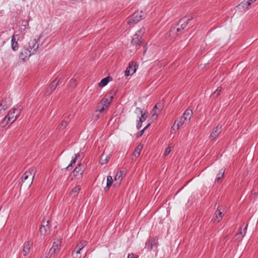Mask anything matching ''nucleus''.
<instances>
[{"label": "nucleus", "instance_id": "nucleus-9", "mask_svg": "<svg viewBox=\"0 0 258 258\" xmlns=\"http://www.w3.org/2000/svg\"><path fill=\"white\" fill-rule=\"evenodd\" d=\"M221 131V126L217 125L216 127L214 128L212 132L211 133L210 136V139L213 140L214 139H215L219 135Z\"/></svg>", "mask_w": 258, "mask_h": 258}, {"label": "nucleus", "instance_id": "nucleus-16", "mask_svg": "<svg viewBox=\"0 0 258 258\" xmlns=\"http://www.w3.org/2000/svg\"><path fill=\"white\" fill-rule=\"evenodd\" d=\"M187 121L184 120V118L182 117H181L179 120H176L173 124V125L172 126V129L174 130V127L175 124L177 123V130H178L180 126H181L182 124L185 123Z\"/></svg>", "mask_w": 258, "mask_h": 258}, {"label": "nucleus", "instance_id": "nucleus-13", "mask_svg": "<svg viewBox=\"0 0 258 258\" xmlns=\"http://www.w3.org/2000/svg\"><path fill=\"white\" fill-rule=\"evenodd\" d=\"M192 114V111L191 109H187L185 110L182 116L184 120L189 121Z\"/></svg>", "mask_w": 258, "mask_h": 258}, {"label": "nucleus", "instance_id": "nucleus-17", "mask_svg": "<svg viewBox=\"0 0 258 258\" xmlns=\"http://www.w3.org/2000/svg\"><path fill=\"white\" fill-rule=\"evenodd\" d=\"M31 245L32 243L29 241L25 243L23 247V252L24 255H26L30 252V246Z\"/></svg>", "mask_w": 258, "mask_h": 258}, {"label": "nucleus", "instance_id": "nucleus-38", "mask_svg": "<svg viewBox=\"0 0 258 258\" xmlns=\"http://www.w3.org/2000/svg\"><path fill=\"white\" fill-rule=\"evenodd\" d=\"M172 149V147H168V148L166 149V150H165V152H164V155H164V156H166L168 155L169 154V153L171 152V149Z\"/></svg>", "mask_w": 258, "mask_h": 258}, {"label": "nucleus", "instance_id": "nucleus-26", "mask_svg": "<svg viewBox=\"0 0 258 258\" xmlns=\"http://www.w3.org/2000/svg\"><path fill=\"white\" fill-rule=\"evenodd\" d=\"M83 172V169L81 167V165L79 164L78 166L76 167L73 171L74 175L77 176V174H82Z\"/></svg>", "mask_w": 258, "mask_h": 258}, {"label": "nucleus", "instance_id": "nucleus-27", "mask_svg": "<svg viewBox=\"0 0 258 258\" xmlns=\"http://www.w3.org/2000/svg\"><path fill=\"white\" fill-rule=\"evenodd\" d=\"M10 101L9 99H6L2 101L0 104V107H6L7 109L8 107L10 105Z\"/></svg>", "mask_w": 258, "mask_h": 258}, {"label": "nucleus", "instance_id": "nucleus-14", "mask_svg": "<svg viewBox=\"0 0 258 258\" xmlns=\"http://www.w3.org/2000/svg\"><path fill=\"white\" fill-rule=\"evenodd\" d=\"M141 39V38L139 36L138 34H135L132 41V44L136 46L140 45L142 42Z\"/></svg>", "mask_w": 258, "mask_h": 258}, {"label": "nucleus", "instance_id": "nucleus-33", "mask_svg": "<svg viewBox=\"0 0 258 258\" xmlns=\"http://www.w3.org/2000/svg\"><path fill=\"white\" fill-rule=\"evenodd\" d=\"M224 172L225 171L223 170V171H220V173H219L218 175H217V178H216V181L217 182H219L220 179L223 177V175H224Z\"/></svg>", "mask_w": 258, "mask_h": 258}, {"label": "nucleus", "instance_id": "nucleus-1", "mask_svg": "<svg viewBox=\"0 0 258 258\" xmlns=\"http://www.w3.org/2000/svg\"><path fill=\"white\" fill-rule=\"evenodd\" d=\"M39 47V44L36 39L30 40L27 44L25 45L21 50L19 55V58L24 61L33 54L35 53Z\"/></svg>", "mask_w": 258, "mask_h": 258}, {"label": "nucleus", "instance_id": "nucleus-15", "mask_svg": "<svg viewBox=\"0 0 258 258\" xmlns=\"http://www.w3.org/2000/svg\"><path fill=\"white\" fill-rule=\"evenodd\" d=\"M146 245L148 248L154 249L157 247V241L156 239H153L151 241L148 240L146 243Z\"/></svg>", "mask_w": 258, "mask_h": 258}, {"label": "nucleus", "instance_id": "nucleus-43", "mask_svg": "<svg viewBox=\"0 0 258 258\" xmlns=\"http://www.w3.org/2000/svg\"><path fill=\"white\" fill-rule=\"evenodd\" d=\"M142 122L140 121L138 119L137 120V129H139L142 126Z\"/></svg>", "mask_w": 258, "mask_h": 258}, {"label": "nucleus", "instance_id": "nucleus-42", "mask_svg": "<svg viewBox=\"0 0 258 258\" xmlns=\"http://www.w3.org/2000/svg\"><path fill=\"white\" fill-rule=\"evenodd\" d=\"M181 29V27H178V28H175V27H174L173 28H172L171 29V31L172 32H178L180 31V30Z\"/></svg>", "mask_w": 258, "mask_h": 258}, {"label": "nucleus", "instance_id": "nucleus-19", "mask_svg": "<svg viewBox=\"0 0 258 258\" xmlns=\"http://www.w3.org/2000/svg\"><path fill=\"white\" fill-rule=\"evenodd\" d=\"M110 158V155H108L106 156H104V154H102L101 155L99 162L101 165L104 164L106 163L108 161L109 159Z\"/></svg>", "mask_w": 258, "mask_h": 258}, {"label": "nucleus", "instance_id": "nucleus-22", "mask_svg": "<svg viewBox=\"0 0 258 258\" xmlns=\"http://www.w3.org/2000/svg\"><path fill=\"white\" fill-rule=\"evenodd\" d=\"M82 250H80V249H75V250L72 252V256L73 258H81V251Z\"/></svg>", "mask_w": 258, "mask_h": 258}, {"label": "nucleus", "instance_id": "nucleus-50", "mask_svg": "<svg viewBox=\"0 0 258 258\" xmlns=\"http://www.w3.org/2000/svg\"><path fill=\"white\" fill-rule=\"evenodd\" d=\"M249 1L251 2V3H252L254 2L255 1H256V0H249Z\"/></svg>", "mask_w": 258, "mask_h": 258}, {"label": "nucleus", "instance_id": "nucleus-7", "mask_svg": "<svg viewBox=\"0 0 258 258\" xmlns=\"http://www.w3.org/2000/svg\"><path fill=\"white\" fill-rule=\"evenodd\" d=\"M61 244V241L57 240L53 243L52 247L50 248L49 253L51 254H55L59 251V247Z\"/></svg>", "mask_w": 258, "mask_h": 258}, {"label": "nucleus", "instance_id": "nucleus-35", "mask_svg": "<svg viewBox=\"0 0 258 258\" xmlns=\"http://www.w3.org/2000/svg\"><path fill=\"white\" fill-rule=\"evenodd\" d=\"M67 125V122L63 120L61 123L58 125V127L59 130H63Z\"/></svg>", "mask_w": 258, "mask_h": 258}, {"label": "nucleus", "instance_id": "nucleus-12", "mask_svg": "<svg viewBox=\"0 0 258 258\" xmlns=\"http://www.w3.org/2000/svg\"><path fill=\"white\" fill-rule=\"evenodd\" d=\"M113 96L112 95H106L105 97L103 99V103L102 105L104 106V108H107L112 100Z\"/></svg>", "mask_w": 258, "mask_h": 258}, {"label": "nucleus", "instance_id": "nucleus-4", "mask_svg": "<svg viewBox=\"0 0 258 258\" xmlns=\"http://www.w3.org/2000/svg\"><path fill=\"white\" fill-rule=\"evenodd\" d=\"M35 174V171L33 169H30L27 170L22 177V181H25L29 177L31 176V178L29 182V184L31 185L33 182Z\"/></svg>", "mask_w": 258, "mask_h": 258}, {"label": "nucleus", "instance_id": "nucleus-3", "mask_svg": "<svg viewBox=\"0 0 258 258\" xmlns=\"http://www.w3.org/2000/svg\"><path fill=\"white\" fill-rule=\"evenodd\" d=\"M145 18V13L143 11L136 12L127 18V23L129 25L135 24Z\"/></svg>", "mask_w": 258, "mask_h": 258}, {"label": "nucleus", "instance_id": "nucleus-36", "mask_svg": "<svg viewBox=\"0 0 258 258\" xmlns=\"http://www.w3.org/2000/svg\"><path fill=\"white\" fill-rule=\"evenodd\" d=\"M151 114L152 116L153 117V118L156 119L157 117V110H155V109H153L152 110L151 112Z\"/></svg>", "mask_w": 258, "mask_h": 258}, {"label": "nucleus", "instance_id": "nucleus-25", "mask_svg": "<svg viewBox=\"0 0 258 258\" xmlns=\"http://www.w3.org/2000/svg\"><path fill=\"white\" fill-rule=\"evenodd\" d=\"M109 79H110L109 77L103 78V79H102V80L99 83V86L101 87L106 86L109 82Z\"/></svg>", "mask_w": 258, "mask_h": 258}, {"label": "nucleus", "instance_id": "nucleus-46", "mask_svg": "<svg viewBox=\"0 0 258 258\" xmlns=\"http://www.w3.org/2000/svg\"><path fill=\"white\" fill-rule=\"evenodd\" d=\"M127 258H135V256L134 253H130L128 255Z\"/></svg>", "mask_w": 258, "mask_h": 258}, {"label": "nucleus", "instance_id": "nucleus-48", "mask_svg": "<svg viewBox=\"0 0 258 258\" xmlns=\"http://www.w3.org/2000/svg\"><path fill=\"white\" fill-rule=\"evenodd\" d=\"M76 81V79H71V80L70 81V82L72 84L75 83Z\"/></svg>", "mask_w": 258, "mask_h": 258}, {"label": "nucleus", "instance_id": "nucleus-28", "mask_svg": "<svg viewBox=\"0 0 258 258\" xmlns=\"http://www.w3.org/2000/svg\"><path fill=\"white\" fill-rule=\"evenodd\" d=\"M147 114H148V112L147 111H144V113L142 114L141 115H140L139 117H138L139 118V120L140 121H141L142 122H144V121H145L147 118Z\"/></svg>", "mask_w": 258, "mask_h": 258}, {"label": "nucleus", "instance_id": "nucleus-8", "mask_svg": "<svg viewBox=\"0 0 258 258\" xmlns=\"http://www.w3.org/2000/svg\"><path fill=\"white\" fill-rule=\"evenodd\" d=\"M194 19L193 17H191L190 18L186 19V17H183L179 21L178 25H180V27L182 30H183L188 25L189 22Z\"/></svg>", "mask_w": 258, "mask_h": 258}, {"label": "nucleus", "instance_id": "nucleus-44", "mask_svg": "<svg viewBox=\"0 0 258 258\" xmlns=\"http://www.w3.org/2000/svg\"><path fill=\"white\" fill-rule=\"evenodd\" d=\"M145 132V130L144 129L141 130L137 134V137H140L142 136V135L143 134L144 132Z\"/></svg>", "mask_w": 258, "mask_h": 258}, {"label": "nucleus", "instance_id": "nucleus-18", "mask_svg": "<svg viewBox=\"0 0 258 258\" xmlns=\"http://www.w3.org/2000/svg\"><path fill=\"white\" fill-rule=\"evenodd\" d=\"M48 221L46 222V225L42 224L40 228V232L41 234L45 235L47 231V229H49L48 226Z\"/></svg>", "mask_w": 258, "mask_h": 258}, {"label": "nucleus", "instance_id": "nucleus-47", "mask_svg": "<svg viewBox=\"0 0 258 258\" xmlns=\"http://www.w3.org/2000/svg\"><path fill=\"white\" fill-rule=\"evenodd\" d=\"M6 109V107H0V114Z\"/></svg>", "mask_w": 258, "mask_h": 258}, {"label": "nucleus", "instance_id": "nucleus-49", "mask_svg": "<svg viewBox=\"0 0 258 258\" xmlns=\"http://www.w3.org/2000/svg\"><path fill=\"white\" fill-rule=\"evenodd\" d=\"M150 125V123H148L143 129L145 131Z\"/></svg>", "mask_w": 258, "mask_h": 258}, {"label": "nucleus", "instance_id": "nucleus-10", "mask_svg": "<svg viewBox=\"0 0 258 258\" xmlns=\"http://www.w3.org/2000/svg\"><path fill=\"white\" fill-rule=\"evenodd\" d=\"M18 41V39H16V35H13L11 38V48L14 51H17L19 49Z\"/></svg>", "mask_w": 258, "mask_h": 258}, {"label": "nucleus", "instance_id": "nucleus-34", "mask_svg": "<svg viewBox=\"0 0 258 258\" xmlns=\"http://www.w3.org/2000/svg\"><path fill=\"white\" fill-rule=\"evenodd\" d=\"M145 28L143 27L138 31L135 34H138L139 36L141 38L145 33Z\"/></svg>", "mask_w": 258, "mask_h": 258}, {"label": "nucleus", "instance_id": "nucleus-6", "mask_svg": "<svg viewBox=\"0 0 258 258\" xmlns=\"http://www.w3.org/2000/svg\"><path fill=\"white\" fill-rule=\"evenodd\" d=\"M137 63L135 62L132 61L129 65V67L126 68L124 74L126 76H129L133 75L136 71Z\"/></svg>", "mask_w": 258, "mask_h": 258}, {"label": "nucleus", "instance_id": "nucleus-30", "mask_svg": "<svg viewBox=\"0 0 258 258\" xmlns=\"http://www.w3.org/2000/svg\"><path fill=\"white\" fill-rule=\"evenodd\" d=\"M113 182V179L111 176H108L107 177V183H106V187L109 188L112 185Z\"/></svg>", "mask_w": 258, "mask_h": 258}, {"label": "nucleus", "instance_id": "nucleus-31", "mask_svg": "<svg viewBox=\"0 0 258 258\" xmlns=\"http://www.w3.org/2000/svg\"><path fill=\"white\" fill-rule=\"evenodd\" d=\"M135 113L136 114L137 116L138 117L140 115H142V114L144 113V111L143 109L139 107H137L134 111Z\"/></svg>", "mask_w": 258, "mask_h": 258}, {"label": "nucleus", "instance_id": "nucleus-32", "mask_svg": "<svg viewBox=\"0 0 258 258\" xmlns=\"http://www.w3.org/2000/svg\"><path fill=\"white\" fill-rule=\"evenodd\" d=\"M123 172L119 171L117 172L116 175L114 177V179L115 180H119V181H121L122 180V176L123 174Z\"/></svg>", "mask_w": 258, "mask_h": 258}, {"label": "nucleus", "instance_id": "nucleus-40", "mask_svg": "<svg viewBox=\"0 0 258 258\" xmlns=\"http://www.w3.org/2000/svg\"><path fill=\"white\" fill-rule=\"evenodd\" d=\"M221 90V89H219V88H218L215 92L214 93H213V96L214 97H217L219 95V94H220V91Z\"/></svg>", "mask_w": 258, "mask_h": 258}, {"label": "nucleus", "instance_id": "nucleus-41", "mask_svg": "<svg viewBox=\"0 0 258 258\" xmlns=\"http://www.w3.org/2000/svg\"><path fill=\"white\" fill-rule=\"evenodd\" d=\"M106 109L105 108H104V106L102 105L101 107H100L99 105L98 106V108L96 110V111H99L100 112H102L104 110Z\"/></svg>", "mask_w": 258, "mask_h": 258}, {"label": "nucleus", "instance_id": "nucleus-45", "mask_svg": "<svg viewBox=\"0 0 258 258\" xmlns=\"http://www.w3.org/2000/svg\"><path fill=\"white\" fill-rule=\"evenodd\" d=\"M83 153H78V154H76L75 157V159L77 160V159L79 157H80L81 155H83Z\"/></svg>", "mask_w": 258, "mask_h": 258}, {"label": "nucleus", "instance_id": "nucleus-37", "mask_svg": "<svg viewBox=\"0 0 258 258\" xmlns=\"http://www.w3.org/2000/svg\"><path fill=\"white\" fill-rule=\"evenodd\" d=\"M163 106L162 105H160L159 104H156L153 109H155V110H158V111L160 112L162 109Z\"/></svg>", "mask_w": 258, "mask_h": 258}, {"label": "nucleus", "instance_id": "nucleus-2", "mask_svg": "<svg viewBox=\"0 0 258 258\" xmlns=\"http://www.w3.org/2000/svg\"><path fill=\"white\" fill-rule=\"evenodd\" d=\"M21 109L14 108L13 110H11L9 111L7 116L4 118V119L0 123V125L2 127H4L6 124H8L9 122L10 124L12 123L18 117Z\"/></svg>", "mask_w": 258, "mask_h": 258}, {"label": "nucleus", "instance_id": "nucleus-20", "mask_svg": "<svg viewBox=\"0 0 258 258\" xmlns=\"http://www.w3.org/2000/svg\"><path fill=\"white\" fill-rule=\"evenodd\" d=\"M142 149H143V146L142 145H138L137 147V148H136V150L133 153V156H135V157H139Z\"/></svg>", "mask_w": 258, "mask_h": 258}, {"label": "nucleus", "instance_id": "nucleus-29", "mask_svg": "<svg viewBox=\"0 0 258 258\" xmlns=\"http://www.w3.org/2000/svg\"><path fill=\"white\" fill-rule=\"evenodd\" d=\"M80 185H77L76 187H75L72 191L71 195L73 197H75L77 196V193L80 191Z\"/></svg>", "mask_w": 258, "mask_h": 258}, {"label": "nucleus", "instance_id": "nucleus-21", "mask_svg": "<svg viewBox=\"0 0 258 258\" xmlns=\"http://www.w3.org/2000/svg\"><path fill=\"white\" fill-rule=\"evenodd\" d=\"M251 2L249 0L244 1L239 5V8L244 9H247V8L251 5Z\"/></svg>", "mask_w": 258, "mask_h": 258}, {"label": "nucleus", "instance_id": "nucleus-24", "mask_svg": "<svg viewBox=\"0 0 258 258\" xmlns=\"http://www.w3.org/2000/svg\"><path fill=\"white\" fill-rule=\"evenodd\" d=\"M87 241H84V240H82L79 243H78L76 247H75V249H80L81 250H82L84 247L87 244Z\"/></svg>", "mask_w": 258, "mask_h": 258}, {"label": "nucleus", "instance_id": "nucleus-39", "mask_svg": "<svg viewBox=\"0 0 258 258\" xmlns=\"http://www.w3.org/2000/svg\"><path fill=\"white\" fill-rule=\"evenodd\" d=\"M76 160H77V159H75V158H74V159H73L71 161V163L66 167V169H69L70 168V167L73 166V165H74L76 163Z\"/></svg>", "mask_w": 258, "mask_h": 258}, {"label": "nucleus", "instance_id": "nucleus-51", "mask_svg": "<svg viewBox=\"0 0 258 258\" xmlns=\"http://www.w3.org/2000/svg\"><path fill=\"white\" fill-rule=\"evenodd\" d=\"M147 50H145L144 53H146Z\"/></svg>", "mask_w": 258, "mask_h": 258}, {"label": "nucleus", "instance_id": "nucleus-23", "mask_svg": "<svg viewBox=\"0 0 258 258\" xmlns=\"http://www.w3.org/2000/svg\"><path fill=\"white\" fill-rule=\"evenodd\" d=\"M222 212L220 211H217L215 213V217L213 219L214 222H219L220 219L222 218Z\"/></svg>", "mask_w": 258, "mask_h": 258}, {"label": "nucleus", "instance_id": "nucleus-5", "mask_svg": "<svg viewBox=\"0 0 258 258\" xmlns=\"http://www.w3.org/2000/svg\"><path fill=\"white\" fill-rule=\"evenodd\" d=\"M247 228V225L243 229L242 227L239 228L238 232L236 234L234 237V240L237 241H240L244 236L245 235Z\"/></svg>", "mask_w": 258, "mask_h": 258}, {"label": "nucleus", "instance_id": "nucleus-11", "mask_svg": "<svg viewBox=\"0 0 258 258\" xmlns=\"http://www.w3.org/2000/svg\"><path fill=\"white\" fill-rule=\"evenodd\" d=\"M58 82L59 80H58L57 78L54 79L50 84L49 87L48 89L47 92L48 93V94L51 93L55 90Z\"/></svg>", "mask_w": 258, "mask_h": 258}]
</instances>
